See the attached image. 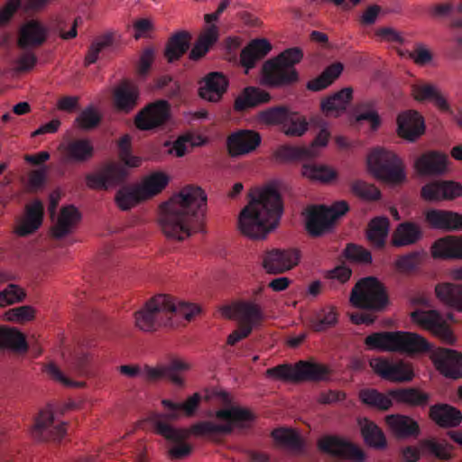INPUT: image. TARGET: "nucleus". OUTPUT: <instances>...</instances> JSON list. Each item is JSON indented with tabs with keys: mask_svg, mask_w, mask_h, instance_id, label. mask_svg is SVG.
Here are the masks:
<instances>
[{
	"mask_svg": "<svg viewBox=\"0 0 462 462\" xmlns=\"http://www.w3.org/2000/svg\"><path fill=\"white\" fill-rule=\"evenodd\" d=\"M162 222L179 231H204L207 195L199 186L187 185L162 205Z\"/></svg>",
	"mask_w": 462,
	"mask_h": 462,
	"instance_id": "nucleus-1",
	"label": "nucleus"
},
{
	"mask_svg": "<svg viewBox=\"0 0 462 462\" xmlns=\"http://www.w3.org/2000/svg\"><path fill=\"white\" fill-rule=\"evenodd\" d=\"M248 204L241 210L238 231H273L278 227L283 205L278 187L274 182L249 194Z\"/></svg>",
	"mask_w": 462,
	"mask_h": 462,
	"instance_id": "nucleus-2",
	"label": "nucleus"
},
{
	"mask_svg": "<svg viewBox=\"0 0 462 462\" xmlns=\"http://www.w3.org/2000/svg\"><path fill=\"white\" fill-rule=\"evenodd\" d=\"M201 312L199 306L185 301H175L170 295L159 294L149 300L143 309L135 312V325L145 332L162 327L173 328L179 325L180 318L190 321Z\"/></svg>",
	"mask_w": 462,
	"mask_h": 462,
	"instance_id": "nucleus-3",
	"label": "nucleus"
},
{
	"mask_svg": "<svg viewBox=\"0 0 462 462\" xmlns=\"http://www.w3.org/2000/svg\"><path fill=\"white\" fill-rule=\"evenodd\" d=\"M303 58L301 49L290 48L276 58L266 60L262 67L263 81L271 87L291 86L299 80V73L294 66Z\"/></svg>",
	"mask_w": 462,
	"mask_h": 462,
	"instance_id": "nucleus-4",
	"label": "nucleus"
},
{
	"mask_svg": "<svg viewBox=\"0 0 462 462\" xmlns=\"http://www.w3.org/2000/svg\"><path fill=\"white\" fill-rule=\"evenodd\" d=\"M368 349L401 353H420L430 349L429 342L420 335L404 331L374 332L365 338Z\"/></svg>",
	"mask_w": 462,
	"mask_h": 462,
	"instance_id": "nucleus-5",
	"label": "nucleus"
},
{
	"mask_svg": "<svg viewBox=\"0 0 462 462\" xmlns=\"http://www.w3.org/2000/svg\"><path fill=\"white\" fill-rule=\"evenodd\" d=\"M216 418L223 424H217L211 421H202L194 424L191 431L196 435L206 434H230L234 428L240 430L249 429L255 416L247 409L238 406H231L220 409L216 411Z\"/></svg>",
	"mask_w": 462,
	"mask_h": 462,
	"instance_id": "nucleus-6",
	"label": "nucleus"
},
{
	"mask_svg": "<svg viewBox=\"0 0 462 462\" xmlns=\"http://www.w3.org/2000/svg\"><path fill=\"white\" fill-rule=\"evenodd\" d=\"M350 301L356 308L381 312L389 304V297L384 285L377 278L369 276L354 286Z\"/></svg>",
	"mask_w": 462,
	"mask_h": 462,
	"instance_id": "nucleus-7",
	"label": "nucleus"
},
{
	"mask_svg": "<svg viewBox=\"0 0 462 462\" xmlns=\"http://www.w3.org/2000/svg\"><path fill=\"white\" fill-rule=\"evenodd\" d=\"M367 162L374 175L387 183L400 184L406 179L402 160L389 150L374 148L370 152Z\"/></svg>",
	"mask_w": 462,
	"mask_h": 462,
	"instance_id": "nucleus-8",
	"label": "nucleus"
},
{
	"mask_svg": "<svg viewBox=\"0 0 462 462\" xmlns=\"http://www.w3.org/2000/svg\"><path fill=\"white\" fill-rule=\"evenodd\" d=\"M328 370L326 366L309 361H299L294 365L282 364L266 370V375L278 380L291 382H319L326 378Z\"/></svg>",
	"mask_w": 462,
	"mask_h": 462,
	"instance_id": "nucleus-9",
	"label": "nucleus"
},
{
	"mask_svg": "<svg viewBox=\"0 0 462 462\" xmlns=\"http://www.w3.org/2000/svg\"><path fill=\"white\" fill-rule=\"evenodd\" d=\"M346 201L340 200L328 207L311 205L305 210L306 231H326L331 228L347 211Z\"/></svg>",
	"mask_w": 462,
	"mask_h": 462,
	"instance_id": "nucleus-10",
	"label": "nucleus"
},
{
	"mask_svg": "<svg viewBox=\"0 0 462 462\" xmlns=\"http://www.w3.org/2000/svg\"><path fill=\"white\" fill-rule=\"evenodd\" d=\"M155 429L158 434L171 444L168 452L172 459H182L191 453L192 448L186 442L189 435L187 430L173 428L162 420H155Z\"/></svg>",
	"mask_w": 462,
	"mask_h": 462,
	"instance_id": "nucleus-11",
	"label": "nucleus"
},
{
	"mask_svg": "<svg viewBox=\"0 0 462 462\" xmlns=\"http://www.w3.org/2000/svg\"><path fill=\"white\" fill-rule=\"evenodd\" d=\"M412 321L430 331L446 344L453 345L455 337L441 314L435 310H416L411 314Z\"/></svg>",
	"mask_w": 462,
	"mask_h": 462,
	"instance_id": "nucleus-12",
	"label": "nucleus"
},
{
	"mask_svg": "<svg viewBox=\"0 0 462 462\" xmlns=\"http://www.w3.org/2000/svg\"><path fill=\"white\" fill-rule=\"evenodd\" d=\"M318 448L322 453L350 462H363L365 457L360 448L337 436L322 437L318 441Z\"/></svg>",
	"mask_w": 462,
	"mask_h": 462,
	"instance_id": "nucleus-13",
	"label": "nucleus"
},
{
	"mask_svg": "<svg viewBox=\"0 0 462 462\" xmlns=\"http://www.w3.org/2000/svg\"><path fill=\"white\" fill-rule=\"evenodd\" d=\"M170 105L166 100H157L137 113L134 124L140 130H152L165 124L170 117Z\"/></svg>",
	"mask_w": 462,
	"mask_h": 462,
	"instance_id": "nucleus-14",
	"label": "nucleus"
},
{
	"mask_svg": "<svg viewBox=\"0 0 462 462\" xmlns=\"http://www.w3.org/2000/svg\"><path fill=\"white\" fill-rule=\"evenodd\" d=\"M300 258V253L296 248L273 249L264 254L263 266L268 273H282L296 266Z\"/></svg>",
	"mask_w": 462,
	"mask_h": 462,
	"instance_id": "nucleus-15",
	"label": "nucleus"
},
{
	"mask_svg": "<svg viewBox=\"0 0 462 462\" xmlns=\"http://www.w3.org/2000/svg\"><path fill=\"white\" fill-rule=\"evenodd\" d=\"M370 366L383 379L391 382H410L414 374L411 366L402 361H390L384 357L370 360Z\"/></svg>",
	"mask_w": 462,
	"mask_h": 462,
	"instance_id": "nucleus-16",
	"label": "nucleus"
},
{
	"mask_svg": "<svg viewBox=\"0 0 462 462\" xmlns=\"http://www.w3.org/2000/svg\"><path fill=\"white\" fill-rule=\"evenodd\" d=\"M330 134L326 128H322L310 146L282 145L276 152V157L281 161L306 160L315 157L317 149L325 147L328 142Z\"/></svg>",
	"mask_w": 462,
	"mask_h": 462,
	"instance_id": "nucleus-17",
	"label": "nucleus"
},
{
	"mask_svg": "<svg viewBox=\"0 0 462 462\" xmlns=\"http://www.w3.org/2000/svg\"><path fill=\"white\" fill-rule=\"evenodd\" d=\"M66 433L64 423L55 424L52 410H42L35 419L32 430L33 438L39 440H60Z\"/></svg>",
	"mask_w": 462,
	"mask_h": 462,
	"instance_id": "nucleus-18",
	"label": "nucleus"
},
{
	"mask_svg": "<svg viewBox=\"0 0 462 462\" xmlns=\"http://www.w3.org/2000/svg\"><path fill=\"white\" fill-rule=\"evenodd\" d=\"M432 361L445 377L454 380L462 377V353L439 347L432 353Z\"/></svg>",
	"mask_w": 462,
	"mask_h": 462,
	"instance_id": "nucleus-19",
	"label": "nucleus"
},
{
	"mask_svg": "<svg viewBox=\"0 0 462 462\" xmlns=\"http://www.w3.org/2000/svg\"><path fill=\"white\" fill-rule=\"evenodd\" d=\"M128 171L118 163H108L102 171L89 173L86 176L87 185L93 189H106L110 186L118 185L125 181Z\"/></svg>",
	"mask_w": 462,
	"mask_h": 462,
	"instance_id": "nucleus-20",
	"label": "nucleus"
},
{
	"mask_svg": "<svg viewBox=\"0 0 462 462\" xmlns=\"http://www.w3.org/2000/svg\"><path fill=\"white\" fill-rule=\"evenodd\" d=\"M60 161L65 164L83 163L94 155V146L88 139H75L59 146Z\"/></svg>",
	"mask_w": 462,
	"mask_h": 462,
	"instance_id": "nucleus-21",
	"label": "nucleus"
},
{
	"mask_svg": "<svg viewBox=\"0 0 462 462\" xmlns=\"http://www.w3.org/2000/svg\"><path fill=\"white\" fill-rule=\"evenodd\" d=\"M226 77L217 71L209 72L199 81V95L209 102H218L228 88Z\"/></svg>",
	"mask_w": 462,
	"mask_h": 462,
	"instance_id": "nucleus-22",
	"label": "nucleus"
},
{
	"mask_svg": "<svg viewBox=\"0 0 462 462\" xmlns=\"http://www.w3.org/2000/svg\"><path fill=\"white\" fill-rule=\"evenodd\" d=\"M420 195L428 201L454 199L462 196V185L453 180L431 181L421 188Z\"/></svg>",
	"mask_w": 462,
	"mask_h": 462,
	"instance_id": "nucleus-23",
	"label": "nucleus"
},
{
	"mask_svg": "<svg viewBox=\"0 0 462 462\" xmlns=\"http://www.w3.org/2000/svg\"><path fill=\"white\" fill-rule=\"evenodd\" d=\"M189 365L180 359L174 358L171 362L162 367L154 368L146 365L143 372V375L145 379L150 381L158 380L161 378H168L174 384L181 386L184 382L179 373L184 372L189 369Z\"/></svg>",
	"mask_w": 462,
	"mask_h": 462,
	"instance_id": "nucleus-24",
	"label": "nucleus"
},
{
	"mask_svg": "<svg viewBox=\"0 0 462 462\" xmlns=\"http://www.w3.org/2000/svg\"><path fill=\"white\" fill-rule=\"evenodd\" d=\"M425 131L423 117L417 111H405L397 117L398 134L411 142L419 138Z\"/></svg>",
	"mask_w": 462,
	"mask_h": 462,
	"instance_id": "nucleus-25",
	"label": "nucleus"
},
{
	"mask_svg": "<svg viewBox=\"0 0 462 462\" xmlns=\"http://www.w3.org/2000/svg\"><path fill=\"white\" fill-rule=\"evenodd\" d=\"M260 143L261 135L252 130H240L227 138V147L233 156L249 153L255 150Z\"/></svg>",
	"mask_w": 462,
	"mask_h": 462,
	"instance_id": "nucleus-26",
	"label": "nucleus"
},
{
	"mask_svg": "<svg viewBox=\"0 0 462 462\" xmlns=\"http://www.w3.org/2000/svg\"><path fill=\"white\" fill-rule=\"evenodd\" d=\"M425 220L430 227L447 231L462 229V214L442 209H429Z\"/></svg>",
	"mask_w": 462,
	"mask_h": 462,
	"instance_id": "nucleus-27",
	"label": "nucleus"
},
{
	"mask_svg": "<svg viewBox=\"0 0 462 462\" xmlns=\"http://www.w3.org/2000/svg\"><path fill=\"white\" fill-rule=\"evenodd\" d=\"M139 97L138 87L128 80H124L114 90L113 101L118 111L129 113L138 105Z\"/></svg>",
	"mask_w": 462,
	"mask_h": 462,
	"instance_id": "nucleus-28",
	"label": "nucleus"
},
{
	"mask_svg": "<svg viewBox=\"0 0 462 462\" xmlns=\"http://www.w3.org/2000/svg\"><path fill=\"white\" fill-rule=\"evenodd\" d=\"M272 50V44L264 38L252 40L240 53V63L245 73L255 67Z\"/></svg>",
	"mask_w": 462,
	"mask_h": 462,
	"instance_id": "nucleus-29",
	"label": "nucleus"
},
{
	"mask_svg": "<svg viewBox=\"0 0 462 462\" xmlns=\"http://www.w3.org/2000/svg\"><path fill=\"white\" fill-rule=\"evenodd\" d=\"M415 168L420 175H441L447 168V155L437 151L426 152L417 158Z\"/></svg>",
	"mask_w": 462,
	"mask_h": 462,
	"instance_id": "nucleus-30",
	"label": "nucleus"
},
{
	"mask_svg": "<svg viewBox=\"0 0 462 462\" xmlns=\"http://www.w3.org/2000/svg\"><path fill=\"white\" fill-rule=\"evenodd\" d=\"M434 259H462V236H448L436 240L430 247Z\"/></svg>",
	"mask_w": 462,
	"mask_h": 462,
	"instance_id": "nucleus-31",
	"label": "nucleus"
},
{
	"mask_svg": "<svg viewBox=\"0 0 462 462\" xmlns=\"http://www.w3.org/2000/svg\"><path fill=\"white\" fill-rule=\"evenodd\" d=\"M429 417L441 428H455L462 422V412L448 403H436L429 410Z\"/></svg>",
	"mask_w": 462,
	"mask_h": 462,
	"instance_id": "nucleus-32",
	"label": "nucleus"
},
{
	"mask_svg": "<svg viewBox=\"0 0 462 462\" xmlns=\"http://www.w3.org/2000/svg\"><path fill=\"white\" fill-rule=\"evenodd\" d=\"M411 93L419 102H432L444 112H451L450 106L439 89L433 84L417 83L411 86Z\"/></svg>",
	"mask_w": 462,
	"mask_h": 462,
	"instance_id": "nucleus-33",
	"label": "nucleus"
},
{
	"mask_svg": "<svg viewBox=\"0 0 462 462\" xmlns=\"http://www.w3.org/2000/svg\"><path fill=\"white\" fill-rule=\"evenodd\" d=\"M234 313L239 320V325L249 327L251 331L263 319L261 307L252 301H239L234 305Z\"/></svg>",
	"mask_w": 462,
	"mask_h": 462,
	"instance_id": "nucleus-34",
	"label": "nucleus"
},
{
	"mask_svg": "<svg viewBox=\"0 0 462 462\" xmlns=\"http://www.w3.org/2000/svg\"><path fill=\"white\" fill-rule=\"evenodd\" d=\"M385 422L390 430L399 438L417 437L420 431L419 423L406 415H387Z\"/></svg>",
	"mask_w": 462,
	"mask_h": 462,
	"instance_id": "nucleus-35",
	"label": "nucleus"
},
{
	"mask_svg": "<svg viewBox=\"0 0 462 462\" xmlns=\"http://www.w3.org/2000/svg\"><path fill=\"white\" fill-rule=\"evenodd\" d=\"M271 96L260 88L247 87L236 98L234 108L237 112H243L261 104L269 102Z\"/></svg>",
	"mask_w": 462,
	"mask_h": 462,
	"instance_id": "nucleus-36",
	"label": "nucleus"
},
{
	"mask_svg": "<svg viewBox=\"0 0 462 462\" xmlns=\"http://www.w3.org/2000/svg\"><path fill=\"white\" fill-rule=\"evenodd\" d=\"M47 38V30L36 21L26 23L20 30L18 44L21 48L42 45Z\"/></svg>",
	"mask_w": 462,
	"mask_h": 462,
	"instance_id": "nucleus-37",
	"label": "nucleus"
},
{
	"mask_svg": "<svg viewBox=\"0 0 462 462\" xmlns=\"http://www.w3.org/2000/svg\"><path fill=\"white\" fill-rule=\"evenodd\" d=\"M352 88H344L321 101L320 108L326 116H338L352 99Z\"/></svg>",
	"mask_w": 462,
	"mask_h": 462,
	"instance_id": "nucleus-38",
	"label": "nucleus"
},
{
	"mask_svg": "<svg viewBox=\"0 0 462 462\" xmlns=\"http://www.w3.org/2000/svg\"><path fill=\"white\" fill-rule=\"evenodd\" d=\"M389 395L397 402L411 407L426 406L430 398L429 393L413 387L392 389Z\"/></svg>",
	"mask_w": 462,
	"mask_h": 462,
	"instance_id": "nucleus-39",
	"label": "nucleus"
},
{
	"mask_svg": "<svg viewBox=\"0 0 462 462\" xmlns=\"http://www.w3.org/2000/svg\"><path fill=\"white\" fill-rule=\"evenodd\" d=\"M191 34L187 31L174 33L168 41L164 56L169 62L180 60L189 49Z\"/></svg>",
	"mask_w": 462,
	"mask_h": 462,
	"instance_id": "nucleus-40",
	"label": "nucleus"
},
{
	"mask_svg": "<svg viewBox=\"0 0 462 462\" xmlns=\"http://www.w3.org/2000/svg\"><path fill=\"white\" fill-rule=\"evenodd\" d=\"M28 347L25 336L17 328L0 326V349L25 353Z\"/></svg>",
	"mask_w": 462,
	"mask_h": 462,
	"instance_id": "nucleus-41",
	"label": "nucleus"
},
{
	"mask_svg": "<svg viewBox=\"0 0 462 462\" xmlns=\"http://www.w3.org/2000/svg\"><path fill=\"white\" fill-rule=\"evenodd\" d=\"M200 401V393H195L182 403L173 402L171 400L164 399L162 401V404L170 411V413L167 414L166 417L169 420H176L180 417V411L188 417L193 416L199 408Z\"/></svg>",
	"mask_w": 462,
	"mask_h": 462,
	"instance_id": "nucleus-42",
	"label": "nucleus"
},
{
	"mask_svg": "<svg viewBox=\"0 0 462 462\" xmlns=\"http://www.w3.org/2000/svg\"><path fill=\"white\" fill-rule=\"evenodd\" d=\"M275 442L290 451L300 453L304 449L305 443L300 434L291 429L279 428L272 431Z\"/></svg>",
	"mask_w": 462,
	"mask_h": 462,
	"instance_id": "nucleus-43",
	"label": "nucleus"
},
{
	"mask_svg": "<svg viewBox=\"0 0 462 462\" xmlns=\"http://www.w3.org/2000/svg\"><path fill=\"white\" fill-rule=\"evenodd\" d=\"M218 39V28L216 25L208 26L198 38L189 52V59L198 60L201 59Z\"/></svg>",
	"mask_w": 462,
	"mask_h": 462,
	"instance_id": "nucleus-44",
	"label": "nucleus"
},
{
	"mask_svg": "<svg viewBox=\"0 0 462 462\" xmlns=\"http://www.w3.org/2000/svg\"><path fill=\"white\" fill-rule=\"evenodd\" d=\"M360 401L366 406L378 411H388L393 406V398L374 388H365L359 392Z\"/></svg>",
	"mask_w": 462,
	"mask_h": 462,
	"instance_id": "nucleus-45",
	"label": "nucleus"
},
{
	"mask_svg": "<svg viewBox=\"0 0 462 462\" xmlns=\"http://www.w3.org/2000/svg\"><path fill=\"white\" fill-rule=\"evenodd\" d=\"M343 65L336 62L327 67L317 78L307 83V88L311 91H320L330 86L342 73Z\"/></svg>",
	"mask_w": 462,
	"mask_h": 462,
	"instance_id": "nucleus-46",
	"label": "nucleus"
},
{
	"mask_svg": "<svg viewBox=\"0 0 462 462\" xmlns=\"http://www.w3.org/2000/svg\"><path fill=\"white\" fill-rule=\"evenodd\" d=\"M435 291L441 301L462 310V285L442 283L436 286Z\"/></svg>",
	"mask_w": 462,
	"mask_h": 462,
	"instance_id": "nucleus-47",
	"label": "nucleus"
},
{
	"mask_svg": "<svg viewBox=\"0 0 462 462\" xmlns=\"http://www.w3.org/2000/svg\"><path fill=\"white\" fill-rule=\"evenodd\" d=\"M169 176L162 171L150 174L139 186L143 198L150 199L160 192L168 185Z\"/></svg>",
	"mask_w": 462,
	"mask_h": 462,
	"instance_id": "nucleus-48",
	"label": "nucleus"
},
{
	"mask_svg": "<svg viewBox=\"0 0 462 462\" xmlns=\"http://www.w3.org/2000/svg\"><path fill=\"white\" fill-rule=\"evenodd\" d=\"M301 173L312 180L328 183L337 178V171L332 168L316 163H305L302 166Z\"/></svg>",
	"mask_w": 462,
	"mask_h": 462,
	"instance_id": "nucleus-49",
	"label": "nucleus"
},
{
	"mask_svg": "<svg viewBox=\"0 0 462 462\" xmlns=\"http://www.w3.org/2000/svg\"><path fill=\"white\" fill-rule=\"evenodd\" d=\"M309 124L305 116L289 110L282 130L288 136H301L308 130Z\"/></svg>",
	"mask_w": 462,
	"mask_h": 462,
	"instance_id": "nucleus-50",
	"label": "nucleus"
},
{
	"mask_svg": "<svg viewBox=\"0 0 462 462\" xmlns=\"http://www.w3.org/2000/svg\"><path fill=\"white\" fill-rule=\"evenodd\" d=\"M337 312L334 307H326L317 312L310 320L315 332H323L337 323Z\"/></svg>",
	"mask_w": 462,
	"mask_h": 462,
	"instance_id": "nucleus-51",
	"label": "nucleus"
},
{
	"mask_svg": "<svg viewBox=\"0 0 462 462\" xmlns=\"http://www.w3.org/2000/svg\"><path fill=\"white\" fill-rule=\"evenodd\" d=\"M361 432L365 441L371 447H386V439L382 430L373 421L365 419L361 423Z\"/></svg>",
	"mask_w": 462,
	"mask_h": 462,
	"instance_id": "nucleus-52",
	"label": "nucleus"
},
{
	"mask_svg": "<svg viewBox=\"0 0 462 462\" xmlns=\"http://www.w3.org/2000/svg\"><path fill=\"white\" fill-rule=\"evenodd\" d=\"M91 357L82 349L76 350L68 361L69 372L77 376H87L90 374Z\"/></svg>",
	"mask_w": 462,
	"mask_h": 462,
	"instance_id": "nucleus-53",
	"label": "nucleus"
},
{
	"mask_svg": "<svg viewBox=\"0 0 462 462\" xmlns=\"http://www.w3.org/2000/svg\"><path fill=\"white\" fill-rule=\"evenodd\" d=\"M145 200L139 186L135 188H122L116 195L117 206L123 210H128L141 201Z\"/></svg>",
	"mask_w": 462,
	"mask_h": 462,
	"instance_id": "nucleus-54",
	"label": "nucleus"
},
{
	"mask_svg": "<svg viewBox=\"0 0 462 462\" xmlns=\"http://www.w3.org/2000/svg\"><path fill=\"white\" fill-rule=\"evenodd\" d=\"M43 206L41 201L36 200L26 208L24 226L18 227L14 231H35L42 222Z\"/></svg>",
	"mask_w": 462,
	"mask_h": 462,
	"instance_id": "nucleus-55",
	"label": "nucleus"
},
{
	"mask_svg": "<svg viewBox=\"0 0 462 462\" xmlns=\"http://www.w3.org/2000/svg\"><path fill=\"white\" fill-rule=\"evenodd\" d=\"M427 258L426 251H414L400 256L396 260V267L402 272H411L419 268Z\"/></svg>",
	"mask_w": 462,
	"mask_h": 462,
	"instance_id": "nucleus-56",
	"label": "nucleus"
},
{
	"mask_svg": "<svg viewBox=\"0 0 462 462\" xmlns=\"http://www.w3.org/2000/svg\"><path fill=\"white\" fill-rule=\"evenodd\" d=\"M80 212L72 205L62 208L60 210L58 224L59 228H51L50 231H69L80 221Z\"/></svg>",
	"mask_w": 462,
	"mask_h": 462,
	"instance_id": "nucleus-57",
	"label": "nucleus"
},
{
	"mask_svg": "<svg viewBox=\"0 0 462 462\" xmlns=\"http://www.w3.org/2000/svg\"><path fill=\"white\" fill-rule=\"evenodd\" d=\"M101 116L92 106L83 109L75 119L77 126L82 130H92L97 127L101 122Z\"/></svg>",
	"mask_w": 462,
	"mask_h": 462,
	"instance_id": "nucleus-58",
	"label": "nucleus"
},
{
	"mask_svg": "<svg viewBox=\"0 0 462 462\" xmlns=\"http://www.w3.org/2000/svg\"><path fill=\"white\" fill-rule=\"evenodd\" d=\"M119 158L127 167L136 168L141 165L142 159L131 152V137L124 135L118 141Z\"/></svg>",
	"mask_w": 462,
	"mask_h": 462,
	"instance_id": "nucleus-59",
	"label": "nucleus"
},
{
	"mask_svg": "<svg viewBox=\"0 0 462 462\" xmlns=\"http://www.w3.org/2000/svg\"><path fill=\"white\" fill-rule=\"evenodd\" d=\"M421 448L428 450L436 457L442 460H449L452 457V446L447 443H439L433 439H425L420 442Z\"/></svg>",
	"mask_w": 462,
	"mask_h": 462,
	"instance_id": "nucleus-60",
	"label": "nucleus"
},
{
	"mask_svg": "<svg viewBox=\"0 0 462 462\" xmlns=\"http://www.w3.org/2000/svg\"><path fill=\"white\" fill-rule=\"evenodd\" d=\"M289 109L284 106H273L259 113V120L267 125H281L286 118Z\"/></svg>",
	"mask_w": 462,
	"mask_h": 462,
	"instance_id": "nucleus-61",
	"label": "nucleus"
},
{
	"mask_svg": "<svg viewBox=\"0 0 462 462\" xmlns=\"http://www.w3.org/2000/svg\"><path fill=\"white\" fill-rule=\"evenodd\" d=\"M351 190L356 196L368 200H377L381 196L380 190L374 185L359 180L353 181Z\"/></svg>",
	"mask_w": 462,
	"mask_h": 462,
	"instance_id": "nucleus-62",
	"label": "nucleus"
},
{
	"mask_svg": "<svg viewBox=\"0 0 462 462\" xmlns=\"http://www.w3.org/2000/svg\"><path fill=\"white\" fill-rule=\"evenodd\" d=\"M344 256L350 262L358 263H370L372 262L371 253L362 246L349 244L344 250Z\"/></svg>",
	"mask_w": 462,
	"mask_h": 462,
	"instance_id": "nucleus-63",
	"label": "nucleus"
},
{
	"mask_svg": "<svg viewBox=\"0 0 462 462\" xmlns=\"http://www.w3.org/2000/svg\"><path fill=\"white\" fill-rule=\"evenodd\" d=\"M25 297L24 291L14 284H9L0 292V307L22 301Z\"/></svg>",
	"mask_w": 462,
	"mask_h": 462,
	"instance_id": "nucleus-64",
	"label": "nucleus"
}]
</instances>
